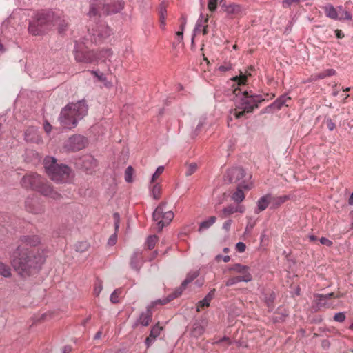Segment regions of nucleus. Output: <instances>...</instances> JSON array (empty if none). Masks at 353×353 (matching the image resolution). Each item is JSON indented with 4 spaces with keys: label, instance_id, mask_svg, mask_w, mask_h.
Segmentation results:
<instances>
[{
    "label": "nucleus",
    "instance_id": "f257e3e1",
    "mask_svg": "<svg viewBox=\"0 0 353 353\" xmlns=\"http://www.w3.org/2000/svg\"><path fill=\"white\" fill-rule=\"evenodd\" d=\"M46 258L39 250L18 245L10 256V263L22 278L29 277L39 272Z\"/></svg>",
    "mask_w": 353,
    "mask_h": 353
},
{
    "label": "nucleus",
    "instance_id": "f704fd0d",
    "mask_svg": "<svg viewBox=\"0 0 353 353\" xmlns=\"http://www.w3.org/2000/svg\"><path fill=\"white\" fill-rule=\"evenodd\" d=\"M205 332L204 327L201 325L200 323H194L193 324L192 330H191V335L194 337L198 338L201 336Z\"/></svg>",
    "mask_w": 353,
    "mask_h": 353
},
{
    "label": "nucleus",
    "instance_id": "7c9ffc66",
    "mask_svg": "<svg viewBox=\"0 0 353 353\" xmlns=\"http://www.w3.org/2000/svg\"><path fill=\"white\" fill-rule=\"evenodd\" d=\"M97 52V61H104L105 59H109L112 56V50L110 48H103L99 51H95Z\"/></svg>",
    "mask_w": 353,
    "mask_h": 353
},
{
    "label": "nucleus",
    "instance_id": "1a4fd4ad",
    "mask_svg": "<svg viewBox=\"0 0 353 353\" xmlns=\"http://www.w3.org/2000/svg\"><path fill=\"white\" fill-rule=\"evenodd\" d=\"M37 191L44 196L49 197L54 200H59L61 197V194L54 190L51 185L44 179L42 180Z\"/></svg>",
    "mask_w": 353,
    "mask_h": 353
},
{
    "label": "nucleus",
    "instance_id": "aec40b11",
    "mask_svg": "<svg viewBox=\"0 0 353 353\" xmlns=\"http://www.w3.org/2000/svg\"><path fill=\"white\" fill-rule=\"evenodd\" d=\"M231 182H236L245 176V171L241 168H234L228 171Z\"/></svg>",
    "mask_w": 353,
    "mask_h": 353
},
{
    "label": "nucleus",
    "instance_id": "a18cd8bd",
    "mask_svg": "<svg viewBox=\"0 0 353 353\" xmlns=\"http://www.w3.org/2000/svg\"><path fill=\"white\" fill-rule=\"evenodd\" d=\"M336 73L333 69H327L316 75V79H324L326 77L334 75Z\"/></svg>",
    "mask_w": 353,
    "mask_h": 353
},
{
    "label": "nucleus",
    "instance_id": "ddd939ff",
    "mask_svg": "<svg viewBox=\"0 0 353 353\" xmlns=\"http://www.w3.org/2000/svg\"><path fill=\"white\" fill-rule=\"evenodd\" d=\"M157 304H159L158 302L154 301L152 302L150 305H148L146 307V310L142 312L139 318L137 320L136 323L141 325L143 326H148L152 321V309Z\"/></svg>",
    "mask_w": 353,
    "mask_h": 353
},
{
    "label": "nucleus",
    "instance_id": "72a5a7b5",
    "mask_svg": "<svg viewBox=\"0 0 353 353\" xmlns=\"http://www.w3.org/2000/svg\"><path fill=\"white\" fill-rule=\"evenodd\" d=\"M251 76V73L248 71H245V73L240 72L239 76L234 77L232 80L236 82L239 85H245L248 77Z\"/></svg>",
    "mask_w": 353,
    "mask_h": 353
},
{
    "label": "nucleus",
    "instance_id": "774afa93",
    "mask_svg": "<svg viewBox=\"0 0 353 353\" xmlns=\"http://www.w3.org/2000/svg\"><path fill=\"white\" fill-rule=\"evenodd\" d=\"M43 128L47 133H49L52 130V125L48 122H46Z\"/></svg>",
    "mask_w": 353,
    "mask_h": 353
},
{
    "label": "nucleus",
    "instance_id": "bb28decb",
    "mask_svg": "<svg viewBox=\"0 0 353 353\" xmlns=\"http://www.w3.org/2000/svg\"><path fill=\"white\" fill-rule=\"evenodd\" d=\"M270 199L271 207L278 208L281 204L285 203L289 199V196L288 195L272 196L270 194Z\"/></svg>",
    "mask_w": 353,
    "mask_h": 353
},
{
    "label": "nucleus",
    "instance_id": "a211bd4d",
    "mask_svg": "<svg viewBox=\"0 0 353 353\" xmlns=\"http://www.w3.org/2000/svg\"><path fill=\"white\" fill-rule=\"evenodd\" d=\"M19 241L21 243V245H24L23 247H36L40 244L41 239L37 235H23L20 236Z\"/></svg>",
    "mask_w": 353,
    "mask_h": 353
},
{
    "label": "nucleus",
    "instance_id": "4468645a",
    "mask_svg": "<svg viewBox=\"0 0 353 353\" xmlns=\"http://www.w3.org/2000/svg\"><path fill=\"white\" fill-rule=\"evenodd\" d=\"M26 208L27 211L32 214H39L43 210V205L37 196L29 197L26 199Z\"/></svg>",
    "mask_w": 353,
    "mask_h": 353
},
{
    "label": "nucleus",
    "instance_id": "49530a36",
    "mask_svg": "<svg viewBox=\"0 0 353 353\" xmlns=\"http://www.w3.org/2000/svg\"><path fill=\"white\" fill-rule=\"evenodd\" d=\"M198 168L197 164L195 163H190L186 167L185 176H189L194 174Z\"/></svg>",
    "mask_w": 353,
    "mask_h": 353
},
{
    "label": "nucleus",
    "instance_id": "f03ea898",
    "mask_svg": "<svg viewBox=\"0 0 353 353\" xmlns=\"http://www.w3.org/2000/svg\"><path fill=\"white\" fill-rule=\"evenodd\" d=\"M87 111L88 108L85 101L69 103L62 109L60 113L59 118L60 123L65 128H74L78 121L87 114Z\"/></svg>",
    "mask_w": 353,
    "mask_h": 353
},
{
    "label": "nucleus",
    "instance_id": "9b49d317",
    "mask_svg": "<svg viewBox=\"0 0 353 353\" xmlns=\"http://www.w3.org/2000/svg\"><path fill=\"white\" fill-rule=\"evenodd\" d=\"M74 57L77 61L81 63H94L97 62V52L94 50H83L76 49Z\"/></svg>",
    "mask_w": 353,
    "mask_h": 353
},
{
    "label": "nucleus",
    "instance_id": "6ab92c4d",
    "mask_svg": "<svg viewBox=\"0 0 353 353\" xmlns=\"http://www.w3.org/2000/svg\"><path fill=\"white\" fill-rule=\"evenodd\" d=\"M54 26L58 27L59 32L65 31L68 26V19L65 16H55L54 14L52 27Z\"/></svg>",
    "mask_w": 353,
    "mask_h": 353
},
{
    "label": "nucleus",
    "instance_id": "6e6552de",
    "mask_svg": "<svg viewBox=\"0 0 353 353\" xmlns=\"http://www.w3.org/2000/svg\"><path fill=\"white\" fill-rule=\"evenodd\" d=\"M87 140L81 135H74L68 139L65 142L64 148L70 152H76L84 148L86 145Z\"/></svg>",
    "mask_w": 353,
    "mask_h": 353
},
{
    "label": "nucleus",
    "instance_id": "052dcab7",
    "mask_svg": "<svg viewBox=\"0 0 353 353\" xmlns=\"http://www.w3.org/2000/svg\"><path fill=\"white\" fill-rule=\"evenodd\" d=\"M117 241V235L115 232L114 234H112L110 236V238L108 239V244L110 246H112L116 244Z\"/></svg>",
    "mask_w": 353,
    "mask_h": 353
},
{
    "label": "nucleus",
    "instance_id": "5fc2aeb1",
    "mask_svg": "<svg viewBox=\"0 0 353 353\" xmlns=\"http://www.w3.org/2000/svg\"><path fill=\"white\" fill-rule=\"evenodd\" d=\"M208 20H209V16L206 15V17L203 19L204 26L200 32H202V34L203 35H205L208 33Z\"/></svg>",
    "mask_w": 353,
    "mask_h": 353
},
{
    "label": "nucleus",
    "instance_id": "0eeeda50",
    "mask_svg": "<svg viewBox=\"0 0 353 353\" xmlns=\"http://www.w3.org/2000/svg\"><path fill=\"white\" fill-rule=\"evenodd\" d=\"M88 32L91 37V41L97 44L105 41L112 33L111 29L103 21H99L90 26Z\"/></svg>",
    "mask_w": 353,
    "mask_h": 353
},
{
    "label": "nucleus",
    "instance_id": "412c9836",
    "mask_svg": "<svg viewBox=\"0 0 353 353\" xmlns=\"http://www.w3.org/2000/svg\"><path fill=\"white\" fill-rule=\"evenodd\" d=\"M314 301L319 310L321 308H330L333 306V303L329 300L324 299L323 294H315Z\"/></svg>",
    "mask_w": 353,
    "mask_h": 353
},
{
    "label": "nucleus",
    "instance_id": "8fccbe9b",
    "mask_svg": "<svg viewBox=\"0 0 353 353\" xmlns=\"http://www.w3.org/2000/svg\"><path fill=\"white\" fill-rule=\"evenodd\" d=\"M121 290L119 289L115 290L110 295V300L112 303H119V294H120Z\"/></svg>",
    "mask_w": 353,
    "mask_h": 353
},
{
    "label": "nucleus",
    "instance_id": "ea45409f",
    "mask_svg": "<svg viewBox=\"0 0 353 353\" xmlns=\"http://www.w3.org/2000/svg\"><path fill=\"white\" fill-rule=\"evenodd\" d=\"M158 241V237L156 234H152L148 236L145 244L149 250H152L155 247Z\"/></svg>",
    "mask_w": 353,
    "mask_h": 353
},
{
    "label": "nucleus",
    "instance_id": "2f4dec72",
    "mask_svg": "<svg viewBox=\"0 0 353 353\" xmlns=\"http://www.w3.org/2000/svg\"><path fill=\"white\" fill-rule=\"evenodd\" d=\"M276 299V294L273 291L264 294V301L270 310H272L274 307V302Z\"/></svg>",
    "mask_w": 353,
    "mask_h": 353
},
{
    "label": "nucleus",
    "instance_id": "0e129e2a",
    "mask_svg": "<svg viewBox=\"0 0 353 353\" xmlns=\"http://www.w3.org/2000/svg\"><path fill=\"white\" fill-rule=\"evenodd\" d=\"M232 68V65L230 63H225V65H221L219 67V70L221 72H226Z\"/></svg>",
    "mask_w": 353,
    "mask_h": 353
},
{
    "label": "nucleus",
    "instance_id": "c756f323",
    "mask_svg": "<svg viewBox=\"0 0 353 353\" xmlns=\"http://www.w3.org/2000/svg\"><path fill=\"white\" fill-rule=\"evenodd\" d=\"M228 270L230 271H234L237 273L241 274L242 275L251 274L249 272L250 268L247 265H243L240 263H235L231 265Z\"/></svg>",
    "mask_w": 353,
    "mask_h": 353
},
{
    "label": "nucleus",
    "instance_id": "09e8293b",
    "mask_svg": "<svg viewBox=\"0 0 353 353\" xmlns=\"http://www.w3.org/2000/svg\"><path fill=\"white\" fill-rule=\"evenodd\" d=\"M164 171V167L163 166H159L156 170V172L154 173L152 177L151 182L152 183H154L157 178L163 173Z\"/></svg>",
    "mask_w": 353,
    "mask_h": 353
},
{
    "label": "nucleus",
    "instance_id": "69168bd1",
    "mask_svg": "<svg viewBox=\"0 0 353 353\" xmlns=\"http://www.w3.org/2000/svg\"><path fill=\"white\" fill-rule=\"evenodd\" d=\"M184 26H185V23H182L181 26V30L176 32V36L181 38L179 41H181V40L183 39V30L184 29Z\"/></svg>",
    "mask_w": 353,
    "mask_h": 353
},
{
    "label": "nucleus",
    "instance_id": "e2e57ef3",
    "mask_svg": "<svg viewBox=\"0 0 353 353\" xmlns=\"http://www.w3.org/2000/svg\"><path fill=\"white\" fill-rule=\"evenodd\" d=\"M319 241L322 245H325L328 247H330L333 244L332 241L329 240L328 239H327L325 237H321L319 239Z\"/></svg>",
    "mask_w": 353,
    "mask_h": 353
},
{
    "label": "nucleus",
    "instance_id": "39448f33",
    "mask_svg": "<svg viewBox=\"0 0 353 353\" xmlns=\"http://www.w3.org/2000/svg\"><path fill=\"white\" fill-rule=\"evenodd\" d=\"M263 101L265 99L263 96L253 94L252 91H245L240 103L234 110V116L236 119H240L245 113H250L254 109L258 108L259 103Z\"/></svg>",
    "mask_w": 353,
    "mask_h": 353
},
{
    "label": "nucleus",
    "instance_id": "bf43d9fd",
    "mask_svg": "<svg viewBox=\"0 0 353 353\" xmlns=\"http://www.w3.org/2000/svg\"><path fill=\"white\" fill-rule=\"evenodd\" d=\"M245 249H246V245L243 242H238L236 244V250L239 252H244L245 251Z\"/></svg>",
    "mask_w": 353,
    "mask_h": 353
},
{
    "label": "nucleus",
    "instance_id": "4c0bfd02",
    "mask_svg": "<svg viewBox=\"0 0 353 353\" xmlns=\"http://www.w3.org/2000/svg\"><path fill=\"white\" fill-rule=\"evenodd\" d=\"M0 275L5 278H10L12 276L10 266L0 261Z\"/></svg>",
    "mask_w": 353,
    "mask_h": 353
},
{
    "label": "nucleus",
    "instance_id": "79ce46f5",
    "mask_svg": "<svg viewBox=\"0 0 353 353\" xmlns=\"http://www.w3.org/2000/svg\"><path fill=\"white\" fill-rule=\"evenodd\" d=\"M169 222H167V224H165V222H157V223L152 224V225L150 227V230L152 232H160L162 231L163 228Z\"/></svg>",
    "mask_w": 353,
    "mask_h": 353
},
{
    "label": "nucleus",
    "instance_id": "c9c22d12",
    "mask_svg": "<svg viewBox=\"0 0 353 353\" xmlns=\"http://www.w3.org/2000/svg\"><path fill=\"white\" fill-rule=\"evenodd\" d=\"M91 73L96 77L99 81L103 82L105 88H110L112 87V82L108 81L106 77L103 73L94 70L91 71Z\"/></svg>",
    "mask_w": 353,
    "mask_h": 353
},
{
    "label": "nucleus",
    "instance_id": "5701e85b",
    "mask_svg": "<svg viewBox=\"0 0 353 353\" xmlns=\"http://www.w3.org/2000/svg\"><path fill=\"white\" fill-rule=\"evenodd\" d=\"M186 288V287H183V283H181V286H179V288H177L174 292L173 293H172L171 294H170L166 299H158L157 300V302H158V303L159 305H165L166 303H168V302H170V301L179 297L183 292V291Z\"/></svg>",
    "mask_w": 353,
    "mask_h": 353
},
{
    "label": "nucleus",
    "instance_id": "4d7b16f0",
    "mask_svg": "<svg viewBox=\"0 0 353 353\" xmlns=\"http://www.w3.org/2000/svg\"><path fill=\"white\" fill-rule=\"evenodd\" d=\"M214 223V222H201L199 228V232H201L203 230L209 228Z\"/></svg>",
    "mask_w": 353,
    "mask_h": 353
},
{
    "label": "nucleus",
    "instance_id": "c03bdc74",
    "mask_svg": "<svg viewBox=\"0 0 353 353\" xmlns=\"http://www.w3.org/2000/svg\"><path fill=\"white\" fill-rule=\"evenodd\" d=\"M152 194L155 199H159L161 196V187L159 183H155L151 190Z\"/></svg>",
    "mask_w": 353,
    "mask_h": 353
},
{
    "label": "nucleus",
    "instance_id": "338daca9",
    "mask_svg": "<svg viewBox=\"0 0 353 353\" xmlns=\"http://www.w3.org/2000/svg\"><path fill=\"white\" fill-rule=\"evenodd\" d=\"M223 342H227L228 345H230L231 344V341H230V339L228 337H227V336H223L220 340L216 341V343H221Z\"/></svg>",
    "mask_w": 353,
    "mask_h": 353
},
{
    "label": "nucleus",
    "instance_id": "3c124183",
    "mask_svg": "<svg viewBox=\"0 0 353 353\" xmlns=\"http://www.w3.org/2000/svg\"><path fill=\"white\" fill-rule=\"evenodd\" d=\"M102 289H103L102 281L101 280H97L94 284V295L98 296L99 295L100 292H101Z\"/></svg>",
    "mask_w": 353,
    "mask_h": 353
},
{
    "label": "nucleus",
    "instance_id": "37998d69",
    "mask_svg": "<svg viewBox=\"0 0 353 353\" xmlns=\"http://www.w3.org/2000/svg\"><path fill=\"white\" fill-rule=\"evenodd\" d=\"M90 245L87 241H81L75 245V250L79 252H83L86 251Z\"/></svg>",
    "mask_w": 353,
    "mask_h": 353
},
{
    "label": "nucleus",
    "instance_id": "a878e982",
    "mask_svg": "<svg viewBox=\"0 0 353 353\" xmlns=\"http://www.w3.org/2000/svg\"><path fill=\"white\" fill-rule=\"evenodd\" d=\"M141 255H142L141 251L137 250L133 252V254L131 256L130 266L133 270H134L137 272H139L141 268L140 259L141 257Z\"/></svg>",
    "mask_w": 353,
    "mask_h": 353
},
{
    "label": "nucleus",
    "instance_id": "680f3d73",
    "mask_svg": "<svg viewBox=\"0 0 353 353\" xmlns=\"http://www.w3.org/2000/svg\"><path fill=\"white\" fill-rule=\"evenodd\" d=\"M325 125L330 131L333 130L336 127L335 123L332 121L331 119H327L325 121Z\"/></svg>",
    "mask_w": 353,
    "mask_h": 353
},
{
    "label": "nucleus",
    "instance_id": "603ef678",
    "mask_svg": "<svg viewBox=\"0 0 353 353\" xmlns=\"http://www.w3.org/2000/svg\"><path fill=\"white\" fill-rule=\"evenodd\" d=\"M333 319L335 321L342 323L345 320V314L344 312L336 313Z\"/></svg>",
    "mask_w": 353,
    "mask_h": 353
},
{
    "label": "nucleus",
    "instance_id": "13d9d810",
    "mask_svg": "<svg viewBox=\"0 0 353 353\" xmlns=\"http://www.w3.org/2000/svg\"><path fill=\"white\" fill-rule=\"evenodd\" d=\"M203 26H204V23H203V16L201 15L199 19L197 21V23H196V26L195 28V31L196 32H200L201 29L203 28Z\"/></svg>",
    "mask_w": 353,
    "mask_h": 353
},
{
    "label": "nucleus",
    "instance_id": "4be33fe9",
    "mask_svg": "<svg viewBox=\"0 0 353 353\" xmlns=\"http://www.w3.org/2000/svg\"><path fill=\"white\" fill-rule=\"evenodd\" d=\"M252 276L251 274H245L238 276L231 277L225 282V285L229 287L234 285L239 282H249L252 281Z\"/></svg>",
    "mask_w": 353,
    "mask_h": 353
},
{
    "label": "nucleus",
    "instance_id": "6e6d98bb",
    "mask_svg": "<svg viewBox=\"0 0 353 353\" xmlns=\"http://www.w3.org/2000/svg\"><path fill=\"white\" fill-rule=\"evenodd\" d=\"M300 2V0H283V6L284 8H289L292 5L298 4Z\"/></svg>",
    "mask_w": 353,
    "mask_h": 353
},
{
    "label": "nucleus",
    "instance_id": "2eb2a0df",
    "mask_svg": "<svg viewBox=\"0 0 353 353\" xmlns=\"http://www.w3.org/2000/svg\"><path fill=\"white\" fill-rule=\"evenodd\" d=\"M251 188V184L243 181L238 184L236 191L232 194V199L236 203H241L245 199L243 189L248 190Z\"/></svg>",
    "mask_w": 353,
    "mask_h": 353
},
{
    "label": "nucleus",
    "instance_id": "58836bf2",
    "mask_svg": "<svg viewBox=\"0 0 353 353\" xmlns=\"http://www.w3.org/2000/svg\"><path fill=\"white\" fill-rule=\"evenodd\" d=\"M291 100V98L287 95H283L279 99L275 101L274 105L276 106L278 109H281L282 106H289L288 102Z\"/></svg>",
    "mask_w": 353,
    "mask_h": 353
},
{
    "label": "nucleus",
    "instance_id": "b1692460",
    "mask_svg": "<svg viewBox=\"0 0 353 353\" xmlns=\"http://www.w3.org/2000/svg\"><path fill=\"white\" fill-rule=\"evenodd\" d=\"M215 289L211 290L208 294L201 301H199L197 303L196 310L198 312L200 311V308L204 307H209L210 301L214 299L215 296Z\"/></svg>",
    "mask_w": 353,
    "mask_h": 353
},
{
    "label": "nucleus",
    "instance_id": "e433bc0d",
    "mask_svg": "<svg viewBox=\"0 0 353 353\" xmlns=\"http://www.w3.org/2000/svg\"><path fill=\"white\" fill-rule=\"evenodd\" d=\"M199 275V270H194L190 272L187 274L186 278L185 280L182 282L183 283V288L187 287V285L191 283L193 280H194L196 278H197Z\"/></svg>",
    "mask_w": 353,
    "mask_h": 353
},
{
    "label": "nucleus",
    "instance_id": "c85d7f7f",
    "mask_svg": "<svg viewBox=\"0 0 353 353\" xmlns=\"http://www.w3.org/2000/svg\"><path fill=\"white\" fill-rule=\"evenodd\" d=\"M325 15L334 20L339 19V10H337L332 5L328 4L323 8Z\"/></svg>",
    "mask_w": 353,
    "mask_h": 353
},
{
    "label": "nucleus",
    "instance_id": "f3484780",
    "mask_svg": "<svg viewBox=\"0 0 353 353\" xmlns=\"http://www.w3.org/2000/svg\"><path fill=\"white\" fill-rule=\"evenodd\" d=\"M221 9L231 17L237 16L241 12V8L235 3L227 4L225 2L220 3Z\"/></svg>",
    "mask_w": 353,
    "mask_h": 353
},
{
    "label": "nucleus",
    "instance_id": "7ed1b4c3",
    "mask_svg": "<svg viewBox=\"0 0 353 353\" xmlns=\"http://www.w3.org/2000/svg\"><path fill=\"white\" fill-rule=\"evenodd\" d=\"M124 6L121 0H92L88 12L90 17L108 15L120 12Z\"/></svg>",
    "mask_w": 353,
    "mask_h": 353
},
{
    "label": "nucleus",
    "instance_id": "9d476101",
    "mask_svg": "<svg viewBox=\"0 0 353 353\" xmlns=\"http://www.w3.org/2000/svg\"><path fill=\"white\" fill-rule=\"evenodd\" d=\"M174 213L168 210L164 203L160 204L153 212L154 221H172Z\"/></svg>",
    "mask_w": 353,
    "mask_h": 353
},
{
    "label": "nucleus",
    "instance_id": "cd10ccee",
    "mask_svg": "<svg viewBox=\"0 0 353 353\" xmlns=\"http://www.w3.org/2000/svg\"><path fill=\"white\" fill-rule=\"evenodd\" d=\"M268 205H270V194H266L259 199L255 212L259 213L263 211L267 208Z\"/></svg>",
    "mask_w": 353,
    "mask_h": 353
},
{
    "label": "nucleus",
    "instance_id": "423d86ee",
    "mask_svg": "<svg viewBox=\"0 0 353 353\" xmlns=\"http://www.w3.org/2000/svg\"><path fill=\"white\" fill-rule=\"evenodd\" d=\"M54 19V13L50 11L41 12L37 13L34 19L30 22L28 32L37 36L45 33L52 28Z\"/></svg>",
    "mask_w": 353,
    "mask_h": 353
},
{
    "label": "nucleus",
    "instance_id": "393cba45",
    "mask_svg": "<svg viewBox=\"0 0 353 353\" xmlns=\"http://www.w3.org/2000/svg\"><path fill=\"white\" fill-rule=\"evenodd\" d=\"M244 212V208L243 206H239L236 208L232 206H228L224 208L221 213V219H227L230 217L233 214L240 212L243 213Z\"/></svg>",
    "mask_w": 353,
    "mask_h": 353
},
{
    "label": "nucleus",
    "instance_id": "473e14b6",
    "mask_svg": "<svg viewBox=\"0 0 353 353\" xmlns=\"http://www.w3.org/2000/svg\"><path fill=\"white\" fill-rule=\"evenodd\" d=\"M159 23L160 27L162 29H165L166 25V16H167V10L164 4H161L159 8Z\"/></svg>",
    "mask_w": 353,
    "mask_h": 353
},
{
    "label": "nucleus",
    "instance_id": "de8ad7c7",
    "mask_svg": "<svg viewBox=\"0 0 353 353\" xmlns=\"http://www.w3.org/2000/svg\"><path fill=\"white\" fill-rule=\"evenodd\" d=\"M134 174V170L132 166H128L125 172V180L128 183L132 182V175Z\"/></svg>",
    "mask_w": 353,
    "mask_h": 353
},
{
    "label": "nucleus",
    "instance_id": "20e7f679",
    "mask_svg": "<svg viewBox=\"0 0 353 353\" xmlns=\"http://www.w3.org/2000/svg\"><path fill=\"white\" fill-rule=\"evenodd\" d=\"M43 164L48 175L53 181L66 182L72 176L70 168L65 165L57 163V160L54 157H46Z\"/></svg>",
    "mask_w": 353,
    "mask_h": 353
},
{
    "label": "nucleus",
    "instance_id": "864d4df0",
    "mask_svg": "<svg viewBox=\"0 0 353 353\" xmlns=\"http://www.w3.org/2000/svg\"><path fill=\"white\" fill-rule=\"evenodd\" d=\"M208 8L210 12H214L217 8V0H208Z\"/></svg>",
    "mask_w": 353,
    "mask_h": 353
},
{
    "label": "nucleus",
    "instance_id": "a19ab883",
    "mask_svg": "<svg viewBox=\"0 0 353 353\" xmlns=\"http://www.w3.org/2000/svg\"><path fill=\"white\" fill-rule=\"evenodd\" d=\"M352 17L350 12L343 10L342 7H339V19L338 20H352Z\"/></svg>",
    "mask_w": 353,
    "mask_h": 353
},
{
    "label": "nucleus",
    "instance_id": "dca6fc26",
    "mask_svg": "<svg viewBox=\"0 0 353 353\" xmlns=\"http://www.w3.org/2000/svg\"><path fill=\"white\" fill-rule=\"evenodd\" d=\"M163 330V327L159 325V322L154 325L150 330V334L146 337L145 340V344L148 348L160 335L161 331Z\"/></svg>",
    "mask_w": 353,
    "mask_h": 353
},
{
    "label": "nucleus",
    "instance_id": "f8f14e48",
    "mask_svg": "<svg viewBox=\"0 0 353 353\" xmlns=\"http://www.w3.org/2000/svg\"><path fill=\"white\" fill-rule=\"evenodd\" d=\"M43 179V178L37 174H28L22 178L21 185L26 188L37 190Z\"/></svg>",
    "mask_w": 353,
    "mask_h": 353
}]
</instances>
